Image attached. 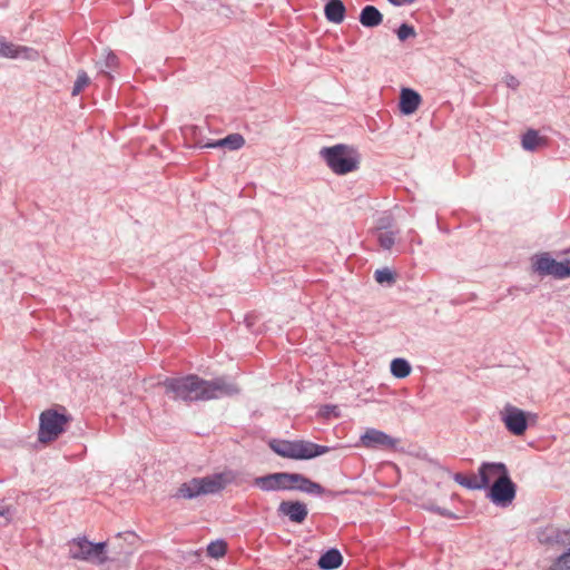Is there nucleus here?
Segmentation results:
<instances>
[{"label":"nucleus","instance_id":"obj_32","mask_svg":"<svg viewBox=\"0 0 570 570\" xmlns=\"http://www.w3.org/2000/svg\"><path fill=\"white\" fill-rule=\"evenodd\" d=\"M396 33H397V38L401 41H405L407 38L416 36L414 28L407 23H402L399 27Z\"/></svg>","mask_w":570,"mask_h":570},{"label":"nucleus","instance_id":"obj_35","mask_svg":"<svg viewBox=\"0 0 570 570\" xmlns=\"http://www.w3.org/2000/svg\"><path fill=\"white\" fill-rule=\"evenodd\" d=\"M505 82H507V86L512 89H515L519 86V81L514 76H508Z\"/></svg>","mask_w":570,"mask_h":570},{"label":"nucleus","instance_id":"obj_18","mask_svg":"<svg viewBox=\"0 0 570 570\" xmlns=\"http://www.w3.org/2000/svg\"><path fill=\"white\" fill-rule=\"evenodd\" d=\"M360 22L363 27L374 28L382 23L383 14L374 6H365L360 13Z\"/></svg>","mask_w":570,"mask_h":570},{"label":"nucleus","instance_id":"obj_30","mask_svg":"<svg viewBox=\"0 0 570 570\" xmlns=\"http://www.w3.org/2000/svg\"><path fill=\"white\" fill-rule=\"evenodd\" d=\"M207 553L213 558L223 557L226 553V543L222 540L209 543Z\"/></svg>","mask_w":570,"mask_h":570},{"label":"nucleus","instance_id":"obj_36","mask_svg":"<svg viewBox=\"0 0 570 570\" xmlns=\"http://www.w3.org/2000/svg\"><path fill=\"white\" fill-rule=\"evenodd\" d=\"M416 0H389L390 3H392L393 6H396V7H401L404 4H412Z\"/></svg>","mask_w":570,"mask_h":570},{"label":"nucleus","instance_id":"obj_39","mask_svg":"<svg viewBox=\"0 0 570 570\" xmlns=\"http://www.w3.org/2000/svg\"><path fill=\"white\" fill-rule=\"evenodd\" d=\"M121 537H122V534H121V533H118V534L116 535V541H119V540L121 539Z\"/></svg>","mask_w":570,"mask_h":570},{"label":"nucleus","instance_id":"obj_3","mask_svg":"<svg viewBox=\"0 0 570 570\" xmlns=\"http://www.w3.org/2000/svg\"><path fill=\"white\" fill-rule=\"evenodd\" d=\"M235 482L236 473L232 470L214 473L204 478H193L178 488L175 497L194 499L199 495L215 494L224 490L228 484Z\"/></svg>","mask_w":570,"mask_h":570},{"label":"nucleus","instance_id":"obj_38","mask_svg":"<svg viewBox=\"0 0 570 570\" xmlns=\"http://www.w3.org/2000/svg\"><path fill=\"white\" fill-rule=\"evenodd\" d=\"M125 539H126V540H127V539L135 540V535H134V533H131V532H126V533H125Z\"/></svg>","mask_w":570,"mask_h":570},{"label":"nucleus","instance_id":"obj_13","mask_svg":"<svg viewBox=\"0 0 570 570\" xmlns=\"http://www.w3.org/2000/svg\"><path fill=\"white\" fill-rule=\"evenodd\" d=\"M504 463L501 462H483L479 468L478 482L481 489L489 487L490 482L500 479L502 474L508 473Z\"/></svg>","mask_w":570,"mask_h":570},{"label":"nucleus","instance_id":"obj_21","mask_svg":"<svg viewBox=\"0 0 570 570\" xmlns=\"http://www.w3.org/2000/svg\"><path fill=\"white\" fill-rule=\"evenodd\" d=\"M373 233L380 246L386 250L391 249L394 246L396 237L399 235V230H376Z\"/></svg>","mask_w":570,"mask_h":570},{"label":"nucleus","instance_id":"obj_5","mask_svg":"<svg viewBox=\"0 0 570 570\" xmlns=\"http://www.w3.org/2000/svg\"><path fill=\"white\" fill-rule=\"evenodd\" d=\"M269 448L279 456L293 460H309L331 451L330 446L304 440H273L269 442Z\"/></svg>","mask_w":570,"mask_h":570},{"label":"nucleus","instance_id":"obj_19","mask_svg":"<svg viewBox=\"0 0 570 570\" xmlns=\"http://www.w3.org/2000/svg\"><path fill=\"white\" fill-rule=\"evenodd\" d=\"M343 558L337 549H330L318 559V567L322 570L337 569L342 564Z\"/></svg>","mask_w":570,"mask_h":570},{"label":"nucleus","instance_id":"obj_23","mask_svg":"<svg viewBox=\"0 0 570 570\" xmlns=\"http://www.w3.org/2000/svg\"><path fill=\"white\" fill-rule=\"evenodd\" d=\"M391 373L397 379H404L411 373V365L404 358H394L391 362Z\"/></svg>","mask_w":570,"mask_h":570},{"label":"nucleus","instance_id":"obj_16","mask_svg":"<svg viewBox=\"0 0 570 570\" xmlns=\"http://www.w3.org/2000/svg\"><path fill=\"white\" fill-rule=\"evenodd\" d=\"M245 144V139L239 134H230L223 139L208 141L199 145L200 148H228L229 150H237Z\"/></svg>","mask_w":570,"mask_h":570},{"label":"nucleus","instance_id":"obj_28","mask_svg":"<svg viewBox=\"0 0 570 570\" xmlns=\"http://www.w3.org/2000/svg\"><path fill=\"white\" fill-rule=\"evenodd\" d=\"M552 276L556 278L570 277V259H566L562 262L556 261Z\"/></svg>","mask_w":570,"mask_h":570},{"label":"nucleus","instance_id":"obj_27","mask_svg":"<svg viewBox=\"0 0 570 570\" xmlns=\"http://www.w3.org/2000/svg\"><path fill=\"white\" fill-rule=\"evenodd\" d=\"M560 554L551 564L549 570H570V547Z\"/></svg>","mask_w":570,"mask_h":570},{"label":"nucleus","instance_id":"obj_17","mask_svg":"<svg viewBox=\"0 0 570 570\" xmlns=\"http://www.w3.org/2000/svg\"><path fill=\"white\" fill-rule=\"evenodd\" d=\"M346 8L342 0H330L324 8L326 19L332 23H341L345 18Z\"/></svg>","mask_w":570,"mask_h":570},{"label":"nucleus","instance_id":"obj_20","mask_svg":"<svg viewBox=\"0 0 570 570\" xmlns=\"http://www.w3.org/2000/svg\"><path fill=\"white\" fill-rule=\"evenodd\" d=\"M556 259L548 254L538 256L533 263L534 271L540 275H551L553 273Z\"/></svg>","mask_w":570,"mask_h":570},{"label":"nucleus","instance_id":"obj_8","mask_svg":"<svg viewBox=\"0 0 570 570\" xmlns=\"http://www.w3.org/2000/svg\"><path fill=\"white\" fill-rule=\"evenodd\" d=\"M517 487L512 482L509 472L495 479L489 491L490 500L500 507L509 505L515 498Z\"/></svg>","mask_w":570,"mask_h":570},{"label":"nucleus","instance_id":"obj_15","mask_svg":"<svg viewBox=\"0 0 570 570\" xmlns=\"http://www.w3.org/2000/svg\"><path fill=\"white\" fill-rule=\"evenodd\" d=\"M421 96L413 89L403 88L400 95V110L403 115H412L421 104Z\"/></svg>","mask_w":570,"mask_h":570},{"label":"nucleus","instance_id":"obj_31","mask_svg":"<svg viewBox=\"0 0 570 570\" xmlns=\"http://www.w3.org/2000/svg\"><path fill=\"white\" fill-rule=\"evenodd\" d=\"M393 217L390 214H384L377 218L373 232L376 230H392Z\"/></svg>","mask_w":570,"mask_h":570},{"label":"nucleus","instance_id":"obj_9","mask_svg":"<svg viewBox=\"0 0 570 570\" xmlns=\"http://www.w3.org/2000/svg\"><path fill=\"white\" fill-rule=\"evenodd\" d=\"M538 541L552 549H568L570 547V529H560L548 525L537 533Z\"/></svg>","mask_w":570,"mask_h":570},{"label":"nucleus","instance_id":"obj_26","mask_svg":"<svg viewBox=\"0 0 570 570\" xmlns=\"http://www.w3.org/2000/svg\"><path fill=\"white\" fill-rule=\"evenodd\" d=\"M90 83V78L86 71L79 70L77 75V79L73 83L71 95L78 96L88 85Z\"/></svg>","mask_w":570,"mask_h":570},{"label":"nucleus","instance_id":"obj_7","mask_svg":"<svg viewBox=\"0 0 570 570\" xmlns=\"http://www.w3.org/2000/svg\"><path fill=\"white\" fill-rule=\"evenodd\" d=\"M69 556L76 560L104 564L107 561L106 542L92 543L86 538H76L69 541Z\"/></svg>","mask_w":570,"mask_h":570},{"label":"nucleus","instance_id":"obj_2","mask_svg":"<svg viewBox=\"0 0 570 570\" xmlns=\"http://www.w3.org/2000/svg\"><path fill=\"white\" fill-rule=\"evenodd\" d=\"M254 485L262 491H301L308 494H322L321 484L309 480L301 473L275 472L254 479Z\"/></svg>","mask_w":570,"mask_h":570},{"label":"nucleus","instance_id":"obj_29","mask_svg":"<svg viewBox=\"0 0 570 570\" xmlns=\"http://www.w3.org/2000/svg\"><path fill=\"white\" fill-rule=\"evenodd\" d=\"M374 278L379 284L387 283L391 285L395 282L394 273L387 267L376 269L374 273Z\"/></svg>","mask_w":570,"mask_h":570},{"label":"nucleus","instance_id":"obj_11","mask_svg":"<svg viewBox=\"0 0 570 570\" xmlns=\"http://www.w3.org/2000/svg\"><path fill=\"white\" fill-rule=\"evenodd\" d=\"M360 442L362 446L367 449H395L399 440L383 431L371 428L366 429L361 435Z\"/></svg>","mask_w":570,"mask_h":570},{"label":"nucleus","instance_id":"obj_6","mask_svg":"<svg viewBox=\"0 0 570 570\" xmlns=\"http://www.w3.org/2000/svg\"><path fill=\"white\" fill-rule=\"evenodd\" d=\"M70 421L71 417L66 414L65 409H62V412H58L53 409L43 411L39 417L38 440L41 443L55 441L65 432L66 425Z\"/></svg>","mask_w":570,"mask_h":570},{"label":"nucleus","instance_id":"obj_22","mask_svg":"<svg viewBox=\"0 0 570 570\" xmlns=\"http://www.w3.org/2000/svg\"><path fill=\"white\" fill-rule=\"evenodd\" d=\"M546 139L540 137L537 130L529 129L522 137V147L525 150L533 151L541 144H544Z\"/></svg>","mask_w":570,"mask_h":570},{"label":"nucleus","instance_id":"obj_24","mask_svg":"<svg viewBox=\"0 0 570 570\" xmlns=\"http://www.w3.org/2000/svg\"><path fill=\"white\" fill-rule=\"evenodd\" d=\"M118 65V58L112 51H108L105 56L104 61L97 62L99 71L111 78V75L108 70L115 69Z\"/></svg>","mask_w":570,"mask_h":570},{"label":"nucleus","instance_id":"obj_10","mask_svg":"<svg viewBox=\"0 0 570 570\" xmlns=\"http://www.w3.org/2000/svg\"><path fill=\"white\" fill-rule=\"evenodd\" d=\"M500 416L510 433L522 435L527 431V414L519 407L507 404L500 412Z\"/></svg>","mask_w":570,"mask_h":570},{"label":"nucleus","instance_id":"obj_4","mask_svg":"<svg viewBox=\"0 0 570 570\" xmlns=\"http://www.w3.org/2000/svg\"><path fill=\"white\" fill-rule=\"evenodd\" d=\"M320 156L336 175H346L358 168L360 156L357 151L344 144L323 147L320 150Z\"/></svg>","mask_w":570,"mask_h":570},{"label":"nucleus","instance_id":"obj_37","mask_svg":"<svg viewBox=\"0 0 570 570\" xmlns=\"http://www.w3.org/2000/svg\"><path fill=\"white\" fill-rule=\"evenodd\" d=\"M335 411H336V406H330V405H327V406H325V407H324V412H323V414L327 416V415H330V413H331V412H333V413H334Z\"/></svg>","mask_w":570,"mask_h":570},{"label":"nucleus","instance_id":"obj_33","mask_svg":"<svg viewBox=\"0 0 570 570\" xmlns=\"http://www.w3.org/2000/svg\"><path fill=\"white\" fill-rule=\"evenodd\" d=\"M13 512L10 507L0 504V527L7 525L12 519Z\"/></svg>","mask_w":570,"mask_h":570},{"label":"nucleus","instance_id":"obj_12","mask_svg":"<svg viewBox=\"0 0 570 570\" xmlns=\"http://www.w3.org/2000/svg\"><path fill=\"white\" fill-rule=\"evenodd\" d=\"M0 57L35 61L39 58V52L35 48L14 45L0 37Z\"/></svg>","mask_w":570,"mask_h":570},{"label":"nucleus","instance_id":"obj_1","mask_svg":"<svg viewBox=\"0 0 570 570\" xmlns=\"http://www.w3.org/2000/svg\"><path fill=\"white\" fill-rule=\"evenodd\" d=\"M161 385L173 400L184 402L208 401L238 393L237 386L224 377L207 381L195 374L167 377Z\"/></svg>","mask_w":570,"mask_h":570},{"label":"nucleus","instance_id":"obj_34","mask_svg":"<svg viewBox=\"0 0 570 570\" xmlns=\"http://www.w3.org/2000/svg\"><path fill=\"white\" fill-rule=\"evenodd\" d=\"M428 510L430 511H433L442 517H445V518H449V519H454L455 518V514L452 513L451 511H449L448 509H444V508H440V507H436V505H431L428 508Z\"/></svg>","mask_w":570,"mask_h":570},{"label":"nucleus","instance_id":"obj_25","mask_svg":"<svg viewBox=\"0 0 570 570\" xmlns=\"http://www.w3.org/2000/svg\"><path fill=\"white\" fill-rule=\"evenodd\" d=\"M453 480L469 490H481L480 483L478 482V475L465 476L462 473H455L453 475Z\"/></svg>","mask_w":570,"mask_h":570},{"label":"nucleus","instance_id":"obj_14","mask_svg":"<svg viewBox=\"0 0 570 570\" xmlns=\"http://www.w3.org/2000/svg\"><path fill=\"white\" fill-rule=\"evenodd\" d=\"M278 512L288 517V519L295 523H302L308 514L306 504L299 501L281 502Z\"/></svg>","mask_w":570,"mask_h":570}]
</instances>
